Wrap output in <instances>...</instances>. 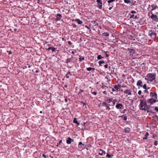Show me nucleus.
I'll list each match as a JSON object with an SVG mask.
<instances>
[{
  "label": "nucleus",
  "mask_w": 158,
  "mask_h": 158,
  "mask_svg": "<svg viewBox=\"0 0 158 158\" xmlns=\"http://www.w3.org/2000/svg\"><path fill=\"white\" fill-rule=\"evenodd\" d=\"M149 96L150 98L148 99V104L150 105H153L158 101L157 94L156 92L153 91L150 92Z\"/></svg>",
  "instance_id": "1"
},
{
  "label": "nucleus",
  "mask_w": 158,
  "mask_h": 158,
  "mask_svg": "<svg viewBox=\"0 0 158 158\" xmlns=\"http://www.w3.org/2000/svg\"><path fill=\"white\" fill-rule=\"evenodd\" d=\"M148 104V100H147L145 98H143L140 100V103L139 105V109L143 110L144 108L147 106Z\"/></svg>",
  "instance_id": "2"
},
{
  "label": "nucleus",
  "mask_w": 158,
  "mask_h": 158,
  "mask_svg": "<svg viewBox=\"0 0 158 158\" xmlns=\"http://www.w3.org/2000/svg\"><path fill=\"white\" fill-rule=\"evenodd\" d=\"M156 74L154 73H148L147 74L146 77L149 79L150 81L155 80L156 79Z\"/></svg>",
  "instance_id": "3"
},
{
  "label": "nucleus",
  "mask_w": 158,
  "mask_h": 158,
  "mask_svg": "<svg viewBox=\"0 0 158 158\" xmlns=\"http://www.w3.org/2000/svg\"><path fill=\"white\" fill-rule=\"evenodd\" d=\"M117 1L118 0H116ZM115 0H109L108 1V6H110L109 8V10H111L112 8L113 7L114 4L113 3V2Z\"/></svg>",
  "instance_id": "4"
},
{
  "label": "nucleus",
  "mask_w": 158,
  "mask_h": 158,
  "mask_svg": "<svg viewBox=\"0 0 158 158\" xmlns=\"http://www.w3.org/2000/svg\"><path fill=\"white\" fill-rule=\"evenodd\" d=\"M156 35V33H155L152 30H150L148 32V35L153 38H155Z\"/></svg>",
  "instance_id": "5"
},
{
  "label": "nucleus",
  "mask_w": 158,
  "mask_h": 158,
  "mask_svg": "<svg viewBox=\"0 0 158 158\" xmlns=\"http://www.w3.org/2000/svg\"><path fill=\"white\" fill-rule=\"evenodd\" d=\"M151 18L155 21L156 22H158V17L156 15L152 13V15L151 16Z\"/></svg>",
  "instance_id": "6"
},
{
  "label": "nucleus",
  "mask_w": 158,
  "mask_h": 158,
  "mask_svg": "<svg viewBox=\"0 0 158 158\" xmlns=\"http://www.w3.org/2000/svg\"><path fill=\"white\" fill-rule=\"evenodd\" d=\"M131 92L132 90L131 89L127 88V89L123 91V93L128 95H131L132 94Z\"/></svg>",
  "instance_id": "7"
},
{
  "label": "nucleus",
  "mask_w": 158,
  "mask_h": 158,
  "mask_svg": "<svg viewBox=\"0 0 158 158\" xmlns=\"http://www.w3.org/2000/svg\"><path fill=\"white\" fill-rule=\"evenodd\" d=\"M98 7L99 9H101L102 8V0H97Z\"/></svg>",
  "instance_id": "8"
},
{
  "label": "nucleus",
  "mask_w": 158,
  "mask_h": 158,
  "mask_svg": "<svg viewBox=\"0 0 158 158\" xmlns=\"http://www.w3.org/2000/svg\"><path fill=\"white\" fill-rule=\"evenodd\" d=\"M116 108L118 109H122L123 108V106L122 104L118 103L116 105Z\"/></svg>",
  "instance_id": "9"
},
{
  "label": "nucleus",
  "mask_w": 158,
  "mask_h": 158,
  "mask_svg": "<svg viewBox=\"0 0 158 158\" xmlns=\"http://www.w3.org/2000/svg\"><path fill=\"white\" fill-rule=\"evenodd\" d=\"M113 86L114 89H115L116 92H117L119 91V89L120 88L121 85L120 84H118L117 85H113Z\"/></svg>",
  "instance_id": "10"
},
{
  "label": "nucleus",
  "mask_w": 158,
  "mask_h": 158,
  "mask_svg": "<svg viewBox=\"0 0 158 158\" xmlns=\"http://www.w3.org/2000/svg\"><path fill=\"white\" fill-rule=\"evenodd\" d=\"M142 81L141 80H139L137 81L136 85L138 86V89H139L140 87H143Z\"/></svg>",
  "instance_id": "11"
},
{
  "label": "nucleus",
  "mask_w": 158,
  "mask_h": 158,
  "mask_svg": "<svg viewBox=\"0 0 158 158\" xmlns=\"http://www.w3.org/2000/svg\"><path fill=\"white\" fill-rule=\"evenodd\" d=\"M56 18L55 20L56 21L60 20L62 17V16L60 14H57L56 16Z\"/></svg>",
  "instance_id": "12"
},
{
  "label": "nucleus",
  "mask_w": 158,
  "mask_h": 158,
  "mask_svg": "<svg viewBox=\"0 0 158 158\" xmlns=\"http://www.w3.org/2000/svg\"><path fill=\"white\" fill-rule=\"evenodd\" d=\"M74 141V139H71L70 137H68L66 140V143L68 144L71 143L72 142Z\"/></svg>",
  "instance_id": "13"
},
{
  "label": "nucleus",
  "mask_w": 158,
  "mask_h": 158,
  "mask_svg": "<svg viewBox=\"0 0 158 158\" xmlns=\"http://www.w3.org/2000/svg\"><path fill=\"white\" fill-rule=\"evenodd\" d=\"M129 15L130 16V19L132 18L133 19H135L138 18L137 15H135L134 14H131V13H129Z\"/></svg>",
  "instance_id": "14"
},
{
  "label": "nucleus",
  "mask_w": 158,
  "mask_h": 158,
  "mask_svg": "<svg viewBox=\"0 0 158 158\" xmlns=\"http://www.w3.org/2000/svg\"><path fill=\"white\" fill-rule=\"evenodd\" d=\"M151 107H153V106H151L149 105H147V106L145 108H144L143 110H144L145 111H146V110H152L151 109Z\"/></svg>",
  "instance_id": "15"
},
{
  "label": "nucleus",
  "mask_w": 158,
  "mask_h": 158,
  "mask_svg": "<svg viewBox=\"0 0 158 158\" xmlns=\"http://www.w3.org/2000/svg\"><path fill=\"white\" fill-rule=\"evenodd\" d=\"M73 21H77V23L79 24H81L83 23V22L79 19H73Z\"/></svg>",
  "instance_id": "16"
},
{
  "label": "nucleus",
  "mask_w": 158,
  "mask_h": 158,
  "mask_svg": "<svg viewBox=\"0 0 158 158\" xmlns=\"http://www.w3.org/2000/svg\"><path fill=\"white\" fill-rule=\"evenodd\" d=\"M71 62H73V63L74 62L73 61V59L72 58V57L71 58H68L66 60V63H70Z\"/></svg>",
  "instance_id": "17"
},
{
  "label": "nucleus",
  "mask_w": 158,
  "mask_h": 158,
  "mask_svg": "<svg viewBox=\"0 0 158 158\" xmlns=\"http://www.w3.org/2000/svg\"><path fill=\"white\" fill-rule=\"evenodd\" d=\"M56 49V48L53 47H49L48 48L46 49V50H52V52H54V51H55Z\"/></svg>",
  "instance_id": "18"
},
{
  "label": "nucleus",
  "mask_w": 158,
  "mask_h": 158,
  "mask_svg": "<svg viewBox=\"0 0 158 158\" xmlns=\"http://www.w3.org/2000/svg\"><path fill=\"white\" fill-rule=\"evenodd\" d=\"M78 147H81L82 148H84L85 147V144L82 143L81 142H80L78 144Z\"/></svg>",
  "instance_id": "19"
},
{
  "label": "nucleus",
  "mask_w": 158,
  "mask_h": 158,
  "mask_svg": "<svg viewBox=\"0 0 158 158\" xmlns=\"http://www.w3.org/2000/svg\"><path fill=\"white\" fill-rule=\"evenodd\" d=\"M120 117H121L122 119H123L124 120L126 121L127 119V117L126 116V114H125L124 115H123L122 116H119Z\"/></svg>",
  "instance_id": "20"
},
{
  "label": "nucleus",
  "mask_w": 158,
  "mask_h": 158,
  "mask_svg": "<svg viewBox=\"0 0 158 158\" xmlns=\"http://www.w3.org/2000/svg\"><path fill=\"white\" fill-rule=\"evenodd\" d=\"M151 6L152 7V9L151 10V11H153L155 10H156V8L157 7V6H156V5L153 4Z\"/></svg>",
  "instance_id": "21"
},
{
  "label": "nucleus",
  "mask_w": 158,
  "mask_h": 158,
  "mask_svg": "<svg viewBox=\"0 0 158 158\" xmlns=\"http://www.w3.org/2000/svg\"><path fill=\"white\" fill-rule=\"evenodd\" d=\"M32 66V65H31L30 64L27 63L25 64V65L24 66V68H23V69H26L27 68V66H28V68H30Z\"/></svg>",
  "instance_id": "22"
},
{
  "label": "nucleus",
  "mask_w": 158,
  "mask_h": 158,
  "mask_svg": "<svg viewBox=\"0 0 158 158\" xmlns=\"http://www.w3.org/2000/svg\"><path fill=\"white\" fill-rule=\"evenodd\" d=\"M73 122L77 124L78 125H80V123L78 122L76 118H74L73 120Z\"/></svg>",
  "instance_id": "23"
},
{
  "label": "nucleus",
  "mask_w": 158,
  "mask_h": 158,
  "mask_svg": "<svg viewBox=\"0 0 158 158\" xmlns=\"http://www.w3.org/2000/svg\"><path fill=\"white\" fill-rule=\"evenodd\" d=\"M130 129L128 127L125 128L124 131L125 133H129L130 132Z\"/></svg>",
  "instance_id": "24"
},
{
  "label": "nucleus",
  "mask_w": 158,
  "mask_h": 158,
  "mask_svg": "<svg viewBox=\"0 0 158 158\" xmlns=\"http://www.w3.org/2000/svg\"><path fill=\"white\" fill-rule=\"evenodd\" d=\"M130 55L132 56H134V54L135 53V50L134 49H132L131 50H130Z\"/></svg>",
  "instance_id": "25"
},
{
  "label": "nucleus",
  "mask_w": 158,
  "mask_h": 158,
  "mask_svg": "<svg viewBox=\"0 0 158 158\" xmlns=\"http://www.w3.org/2000/svg\"><path fill=\"white\" fill-rule=\"evenodd\" d=\"M149 135V134L148 132H146V134L145 135V137L143 138V139H147L148 138V137Z\"/></svg>",
  "instance_id": "26"
},
{
  "label": "nucleus",
  "mask_w": 158,
  "mask_h": 158,
  "mask_svg": "<svg viewBox=\"0 0 158 158\" xmlns=\"http://www.w3.org/2000/svg\"><path fill=\"white\" fill-rule=\"evenodd\" d=\"M113 99V98H109L107 99L106 100V102H107L108 103H110L112 101V100Z\"/></svg>",
  "instance_id": "27"
},
{
  "label": "nucleus",
  "mask_w": 158,
  "mask_h": 158,
  "mask_svg": "<svg viewBox=\"0 0 158 158\" xmlns=\"http://www.w3.org/2000/svg\"><path fill=\"white\" fill-rule=\"evenodd\" d=\"M102 35L103 36L106 37H108L109 35V33L107 32L103 33H102Z\"/></svg>",
  "instance_id": "28"
},
{
  "label": "nucleus",
  "mask_w": 158,
  "mask_h": 158,
  "mask_svg": "<svg viewBox=\"0 0 158 158\" xmlns=\"http://www.w3.org/2000/svg\"><path fill=\"white\" fill-rule=\"evenodd\" d=\"M79 56V59L80 61L81 62L85 59V57H81V56Z\"/></svg>",
  "instance_id": "29"
},
{
  "label": "nucleus",
  "mask_w": 158,
  "mask_h": 158,
  "mask_svg": "<svg viewBox=\"0 0 158 158\" xmlns=\"http://www.w3.org/2000/svg\"><path fill=\"white\" fill-rule=\"evenodd\" d=\"M98 154L100 155H102L103 154V150L101 149H100L99 151Z\"/></svg>",
  "instance_id": "30"
},
{
  "label": "nucleus",
  "mask_w": 158,
  "mask_h": 158,
  "mask_svg": "<svg viewBox=\"0 0 158 158\" xmlns=\"http://www.w3.org/2000/svg\"><path fill=\"white\" fill-rule=\"evenodd\" d=\"M105 63V61L103 60H102L99 61V65L100 66H102V64Z\"/></svg>",
  "instance_id": "31"
},
{
  "label": "nucleus",
  "mask_w": 158,
  "mask_h": 158,
  "mask_svg": "<svg viewBox=\"0 0 158 158\" xmlns=\"http://www.w3.org/2000/svg\"><path fill=\"white\" fill-rule=\"evenodd\" d=\"M101 104L102 106L106 107V106H107V105L108 104V103L106 102H103L101 103Z\"/></svg>",
  "instance_id": "32"
},
{
  "label": "nucleus",
  "mask_w": 158,
  "mask_h": 158,
  "mask_svg": "<svg viewBox=\"0 0 158 158\" xmlns=\"http://www.w3.org/2000/svg\"><path fill=\"white\" fill-rule=\"evenodd\" d=\"M143 92L144 93H147L148 94H150V93L149 92V91L147 90V89H145V90L143 91Z\"/></svg>",
  "instance_id": "33"
},
{
  "label": "nucleus",
  "mask_w": 158,
  "mask_h": 158,
  "mask_svg": "<svg viewBox=\"0 0 158 158\" xmlns=\"http://www.w3.org/2000/svg\"><path fill=\"white\" fill-rule=\"evenodd\" d=\"M110 105V104H107V106H106V110H110V108L109 106Z\"/></svg>",
  "instance_id": "34"
},
{
  "label": "nucleus",
  "mask_w": 158,
  "mask_h": 158,
  "mask_svg": "<svg viewBox=\"0 0 158 158\" xmlns=\"http://www.w3.org/2000/svg\"><path fill=\"white\" fill-rule=\"evenodd\" d=\"M147 112L148 113H154V110H146Z\"/></svg>",
  "instance_id": "35"
},
{
  "label": "nucleus",
  "mask_w": 158,
  "mask_h": 158,
  "mask_svg": "<svg viewBox=\"0 0 158 158\" xmlns=\"http://www.w3.org/2000/svg\"><path fill=\"white\" fill-rule=\"evenodd\" d=\"M125 3H129L130 2V0H123Z\"/></svg>",
  "instance_id": "36"
},
{
  "label": "nucleus",
  "mask_w": 158,
  "mask_h": 158,
  "mask_svg": "<svg viewBox=\"0 0 158 158\" xmlns=\"http://www.w3.org/2000/svg\"><path fill=\"white\" fill-rule=\"evenodd\" d=\"M103 58V57H102L101 55H98L97 56V58L98 60H100Z\"/></svg>",
  "instance_id": "37"
},
{
  "label": "nucleus",
  "mask_w": 158,
  "mask_h": 158,
  "mask_svg": "<svg viewBox=\"0 0 158 158\" xmlns=\"http://www.w3.org/2000/svg\"><path fill=\"white\" fill-rule=\"evenodd\" d=\"M84 90H82L81 89H80V91L78 93V95H79L80 94H81V93L83 92H84Z\"/></svg>",
  "instance_id": "38"
},
{
  "label": "nucleus",
  "mask_w": 158,
  "mask_h": 158,
  "mask_svg": "<svg viewBox=\"0 0 158 158\" xmlns=\"http://www.w3.org/2000/svg\"><path fill=\"white\" fill-rule=\"evenodd\" d=\"M136 12L135 10H132L131 11L130 13L131 14H136Z\"/></svg>",
  "instance_id": "39"
},
{
  "label": "nucleus",
  "mask_w": 158,
  "mask_h": 158,
  "mask_svg": "<svg viewBox=\"0 0 158 158\" xmlns=\"http://www.w3.org/2000/svg\"><path fill=\"white\" fill-rule=\"evenodd\" d=\"M130 3V4H131V6H133V5H135V3H133V2L132 1H130V2L129 3Z\"/></svg>",
  "instance_id": "40"
},
{
  "label": "nucleus",
  "mask_w": 158,
  "mask_h": 158,
  "mask_svg": "<svg viewBox=\"0 0 158 158\" xmlns=\"http://www.w3.org/2000/svg\"><path fill=\"white\" fill-rule=\"evenodd\" d=\"M127 111V109H125L123 110L122 112V113L124 114Z\"/></svg>",
  "instance_id": "41"
},
{
  "label": "nucleus",
  "mask_w": 158,
  "mask_h": 158,
  "mask_svg": "<svg viewBox=\"0 0 158 158\" xmlns=\"http://www.w3.org/2000/svg\"><path fill=\"white\" fill-rule=\"evenodd\" d=\"M143 89H147V87L146 85V84H144L143 85Z\"/></svg>",
  "instance_id": "42"
},
{
  "label": "nucleus",
  "mask_w": 158,
  "mask_h": 158,
  "mask_svg": "<svg viewBox=\"0 0 158 158\" xmlns=\"http://www.w3.org/2000/svg\"><path fill=\"white\" fill-rule=\"evenodd\" d=\"M158 144V142L157 140H155L154 142V144L155 146H156Z\"/></svg>",
  "instance_id": "43"
},
{
  "label": "nucleus",
  "mask_w": 158,
  "mask_h": 158,
  "mask_svg": "<svg viewBox=\"0 0 158 158\" xmlns=\"http://www.w3.org/2000/svg\"><path fill=\"white\" fill-rule=\"evenodd\" d=\"M86 69L87 71H90L91 70V67L87 68Z\"/></svg>",
  "instance_id": "44"
},
{
  "label": "nucleus",
  "mask_w": 158,
  "mask_h": 158,
  "mask_svg": "<svg viewBox=\"0 0 158 158\" xmlns=\"http://www.w3.org/2000/svg\"><path fill=\"white\" fill-rule=\"evenodd\" d=\"M106 156L109 158H110L111 157V155H110L108 153H106Z\"/></svg>",
  "instance_id": "45"
},
{
  "label": "nucleus",
  "mask_w": 158,
  "mask_h": 158,
  "mask_svg": "<svg viewBox=\"0 0 158 158\" xmlns=\"http://www.w3.org/2000/svg\"><path fill=\"white\" fill-rule=\"evenodd\" d=\"M142 91L141 90H139L138 92V94L139 95H140L142 94Z\"/></svg>",
  "instance_id": "46"
},
{
  "label": "nucleus",
  "mask_w": 158,
  "mask_h": 158,
  "mask_svg": "<svg viewBox=\"0 0 158 158\" xmlns=\"http://www.w3.org/2000/svg\"><path fill=\"white\" fill-rule=\"evenodd\" d=\"M92 93L94 95H96L97 94V92L95 91L92 92Z\"/></svg>",
  "instance_id": "47"
},
{
  "label": "nucleus",
  "mask_w": 158,
  "mask_h": 158,
  "mask_svg": "<svg viewBox=\"0 0 158 158\" xmlns=\"http://www.w3.org/2000/svg\"><path fill=\"white\" fill-rule=\"evenodd\" d=\"M72 25L73 26V28H75L77 27V25L76 24H74L73 23H72Z\"/></svg>",
  "instance_id": "48"
},
{
  "label": "nucleus",
  "mask_w": 158,
  "mask_h": 158,
  "mask_svg": "<svg viewBox=\"0 0 158 158\" xmlns=\"http://www.w3.org/2000/svg\"><path fill=\"white\" fill-rule=\"evenodd\" d=\"M102 53L104 54H106L107 53H109V52H108L105 51H103V52H102Z\"/></svg>",
  "instance_id": "49"
},
{
  "label": "nucleus",
  "mask_w": 158,
  "mask_h": 158,
  "mask_svg": "<svg viewBox=\"0 0 158 158\" xmlns=\"http://www.w3.org/2000/svg\"><path fill=\"white\" fill-rule=\"evenodd\" d=\"M155 110H156L157 112H158V108L157 107H155Z\"/></svg>",
  "instance_id": "50"
},
{
  "label": "nucleus",
  "mask_w": 158,
  "mask_h": 158,
  "mask_svg": "<svg viewBox=\"0 0 158 158\" xmlns=\"http://www.w3.org/2000/svg\"><path fill=\"white\" fill-rule=\"evenodd\" d=\"M68 43L70 45H71L72 44V43L70 41H68Z\"/></svg>",
  "instance_id": "51"
},
{
  "label": "nucleus",
  "mask_w": 158,
  "mask_h": 158,
  "mask_svg": "<svg viewBox=\"0 0 158 158\" xmlns=\"http://www.w3.org/2000/svg\"><path fill=\"white\" fill-rule=\"evenodd\" d=\"M81 103H82V104H83V106H85L86 105V104L85 103V102H81Z\"/></svg>",
  "instance_id": "52"
},
{
  "label": "nucleus",
  "mask_w": 158,
  "mask_h": 158,
  "mask_svg": "<svg viewBox=\"0 0 158 158\" xmlns=\"http://www.w3.org/2000/svg\"><path fill=\"white\" fill-rule=\"evenodd\" d=\"M122 87H123V88H128V87H127V85H123L122 86H121Z\"/></svg>",
  "instance_id": "53"
},
{
  "label": "nucleus",
  "mask_w": 158,
  "mask_h": 158,
  "mask_svg": "<svg viewBox=\"0 0 158 158\" xmlns=\"http://www.w3.org/2000/svg\"><path fill=\"white\" fill-rule=\"evenodd\" d=\"M42 156L44 157V158H47V156H46L44 154H42Z\"/></svg>",
  "instance_id": "54"
},
{
  "label": "nucleus",
  "mask_w": 158,
  "mask_h": 158,
  "mask_svg": "<svg viewBox=\"0 0 158 158\" xmlns=\"http://www.w3.org/2000/svg\"><path fill=\"white\" fill-rule=\"evenodd\" d=\"M144 97L146 98V96H144V94H143L141 95V98H144Z\"/></svg>",
  "instance_id": "55"
},
{
  "label": "nucleus",
  "mask_w": 158,
  "mask_h": 158,
  "mask_svg": "<svg viewBox=\"0 0 158 158\" xmlns=\"http://www.w3.org/2000/svg\"><path fill=\"white\" fill-rule=\"evenodd\" d=\"M62 140H60L59 141V143H58V145H60V144L62 143Z\"/></svg>",
  "instance_id": "56"
},
{
  "label": "nucleus",
  "mask_w": 158,
  "mask_h": 158,
  "mask_svg": "<svg viewBox=\"0 0 158 158\" xmlns=\"http://www.w3.org/2000/svg\"><path fill=\"white\" fill-rule=\"evenodd\" d=\"M105 68L106 69L108 67V64H106L104 65Z\"/></svg>",
  "instance_id": "57"
},
{
  "label": "nucleus",
  "mask_w": 158,
  "mask_h": 158,
  "mask_svg": "<svg viewBox=\"0 0 158 158\" xmlns=\"http://www.w3.org/2000/svg\"><path fill=\"white\" fill-rule=\"evenodd\" d=\"M65 77L67 78H69V76L67 74H66Z\"/></svg>",
  "instance_id": "58"
},
{
  "label": "nucleus",
  "mask_w": 158,
  "mask_h": 158,
  "mask_svg": "<svg viewBox=\"0 0 158 158\" xmlns=\"http://www.w3.org/2000/svg\"><path fill=\"white\" fill-rule=\"evenodd\" d=\"M112 91L113 92H114L115 91H116V90H115V89H114V87L113 88H112Z\"/></svg>",
  "instance_id": "59"
},
{
  "label": "nucleus",
  "mask_w": 158,
  "mask_h": 158,
  "mask_svg": "<svg viewBox=\"0 0 158 158\" xmlns=\"http://www.w3.org/2000/svg\"><path fill=\"white\" fill-rule=\"evenodd\" d=\"M112 102L113 105H114L115 104V102L114 101H112Z\"/></svg>",
  "instance_id": "60"
},
{
  "label": "nucleus",
  "mask_w": 158,
  "mask_h": 158,
  "mask_svg": "<svg viewBox=\"0 0 158 158\" xmlns=\"http://www.w3.org/2000/svg\"><path fill=\"white\" fill-rule=\"evenodd\" d=\"M106 55V57H108L109 56V55L107 54V53L105 54Z\"/></svg>",
  "instance_id": "61"
},
{
  "label": "nucleus",
  "mask_w": 158,
  "mask_h": 158,
  "mask_svg": "<svg viewBox=\"0 0 158 158\" xmlns=\"http://www.w3.org/2000/svg\"><path fill=\"white\" fill-rule=\"evenodd\" d=\"M76 52L75 51V52L73 51L72 52V53L73 54H74L75 52Z\"/></svg>",
  "instance_id": "62"
},
{
  "label": "nucleus",
  "mask_w": 158,
  "mask_h": 158,
  "mask_svg": "<svg viewBox=\"0 0 158 158\" xmlns=\"http://www.w3.org/2000/svg\"><path fill=\"white\" fill-rule=\"evenodd\" d=\"M64 101L66 102H68V100L67 98L65 99Z\"/></svg>",
  "instance_id": "63"
},
{
  "label": "nucleus",
  "mask_w": 158,
  "mask_h": 158,
  "mask_svg": "<svg viewBox=\"0 0 158 158\" xmlns=\"http://www.w3.org/2000/svg\"><path fill=\"white\" fill-rule=\"evenodd\" d=\"M92 23H93L95 25L96 24V23H97V22L95 21H94L93 22H92Z\"/></svg>",
  "instance_id": "64"
}]
</instances>
